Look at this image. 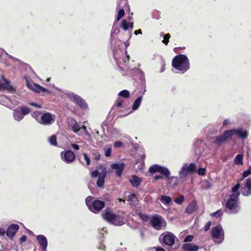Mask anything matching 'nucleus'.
<instances>
[{"mask_svg":"<svg viewBox=\"0 0 251 251\" xmlns=\"http://www.w3.org/2000/svg\"><path fill=\"white\" fill-rule=\"evenodd\" d=\"M240 188V183L237 182V184L232 188V194L228 197L225 203L226 212L229 214H235L238 213L240 210L239 201V196Z\"/></svg>","mask_w":251,"mask_h":251,"instance_id":"nucleus-1","label":"nucleus"},{"mask_svg":"<svg viewBox=\"0 0 251 251\" xmlns=\"http://www.w3.org/2000/svg\"><path fill=\"white\" fill-rule=\"evenodd\" d=\"M172 66L183 74L190 69L189 60L184 54L177 55L172 60Z\"/></svg>","mask_w":251,"mask_h":251,"instance_id":"nucleus-2","label":"nucleus"},{"mask_svg":"<svg viewBox=\"0 0 251 251\" xmlns=\"http://www.w3.org/2000/svg\"><path fill=\"white\" fill-rule=\"evenodd\" d=\"M104 220L116 226H122L124 224L123 218L111 211L106 210L101 214Z\"/></svg>","mask_w":251,"mask_h":251,"instance_id":"nucleus-3","label":"nucleus"},{"mask_svg":"<svg viewBox=\"0 0 251 251\" xmlns=\"http://www.w3.org/2000/svg\"><path fill=\"white\" fill-rule=\"evenodd\" d=\"M195 164L191 163L190 164L184 163L178 171L179 179L182 182L187 180L186 178L189 173L192 174L196 170Z\"/></svg>","mask_w":251,"mask_h":251,"instance_id":"nucleus-4","label":"nucleus"},{"mask_svg":"<svg viewBox=\"0 0 251 251\" xmlns=\"http://www.w3.org/2000/svg\"><path fill=\"white\" fill-rule=\"evenodd\" d=\"M211 236L216 244H221L224 240V231L221 225L213 227L211 230Z\"/></svg>","mask_w":251,"mask_h":251,"instance_id":"nucleus-5","label":"nucleus"},{"mask_svg":"<svg viewBox=\"0 0 251 251\" xmlns=\"http://www.w3.org/2000/svg\"><path fill=\"white\" fill-rule=\"evenodd\" d=\"M64 94L73 102L77 104L81 108L85 109L87 108L88 105L85 100L79 96L74 94V93L65 91Z\"/></svg>","mask_w":251,"mask_h":251,"instance_id":"nucleus-6","label":"nucleus"},{"mask_svg":"<svg viewBox=\"0 0 251 251\" xmlns=\"http://www.w3.org/2000/svg\"><path fill=\"white\" fill-rule=\"evenodd\" d=\"M150 223L152 226L156 230H159L165 227L166 222L161 216L156 215L152 216L150 220Z\"/></svg>","mask_w":251,"mask_h":251,"instance_id":"nucleus-7","label":"nucleus"},{"mask_svg":"<svg viewBox=\"0 0 251 251\" xmlns=\"http://www.w3.org/2000/svg\"><path fill=\"white\" fill-rule=\"evenodd\" d=\"M30 112V108L28 107H19L14 110L13 117L16 121L19 122L22 120L24 116L29 114Z\"/></svg>","mask_w":251,"mask_h":251,"instance_id":"nucleus-8","label":"nucleus"},{"mask_svg":"<svg viewBox=\"0 0 251 251\" xmlns=\"http://www.w3.org/2000/svg\"><path fill=\"white\" fill-rule=\"evenodd\" d=\"M25 79H26V83L27 87L29 88L30 90L34 91L38 94H41V95H44L45 94H50V92L47 90V89L41 86L40 85L33 83L29 82L26 76H25Z\"/></svg>","mask_w":251,"mask_h":251,"instance_id":"nucleus-9","label":"nucleus"},{"mask_svg":"<svg viewBox=\"0 0 251 251\" xmlns=\"http://www.w3.org/2000/svg\"><path fill=\"white\" fill-rule=\"evenodd\" d=\"M176 238L174 234L168 231L162 233L160 236V239H162L163 243L169 246H172L174 245Z\"/></svg>","mask_w":251,"mask_h":251,"instance_id":"nucleus-10","label":"nucleus"},{"mask_svg":"<svg viewBox=\"0 0 251 251\" xmlns=\"http://www.w3.org/2000/svg\"><path fill=\"white\" fill-rule=\"evenodd\" d=\"M60 156L62 160L66 163H72L75 160V153L70 150L62 151L60 153Z\"/></svg>","mask_w":251,"mask_h":251,"instance_id":"nucleus-11","label":"nucleus"},{"mask_svg":"<svg viewBox=\"0 0 251 251\" xmlns=\"http://www.w3.org/2000/svg\"><path fill=\"white\" fill-rule=\"evenodd\" d=\"M54 122V118L50 113L47 112L43 114L41 116V118L39 120V123L43 125H51Z\"/></svg>","mask_w":251,"mask_h":251,"instance_id":"nucleus-12","label":"nucleus"},{"mask_svg":"<svg viewBox=\"0 0 251 251\" xmlns=\"http://www.w3.org/2000/svg\"><path fill=\"white\" fill-rule=\"evenodd\" d=\"M104 204L103 201L95 200L93 201L92 204H91L88 208L93 213H98L103 208Z\"/></svg>","mask_w":251,"mask_h":251,"instance_id":"nucleus-13","label":"nucleus"},{"mask_svg":"<svg viewBox=\"0 0 251 251\" xmlns=\"http://www.w3.org/2000/svg\"><path fill=\"white\" fill-rule=\"evenodd\" d=\"M241 194L246 197L251 195V178H249L246 180V182L244 184L241 189Z\"/></svg>","mask_w":251,"mask_h":251,"instance_id":"nucleus-14","label":"nucleus"},{"mask_svg":"<svg viewBox=\"0 0 251 251\" xmlns=\"http://www.w3.org/2000/svg\"><path fill=\"white\" fill-rule=\"evenodd\" d=\"M229 130H226L223 134L219 137L216 138L215 140V143L216 145H220L226 142L229 138H230L231 134Z\"/></svg>","mask_w":251,"mask_h":251,"instance_id":"nucleus-15","label":"nucleus"},{"mask_svg":"<svg viewBox=\"0 0 251 251\" xmlns=\"http://www.w3.org/2000/svg\"><path fill=\"white\" fill-rule=\"evenodd\" d=\"M230 132L231 136L234 135H238L239 137L245 139L247 138L248 132L246 130H243L242 128H239L236 129H232L229 130Z\"/></svg>","mask_w":251,"mask_h":251,"instance_id":"nucleus-16","label":"nucleus"},{"mask_svg":"<svg viewBox=\"0 0 251 251\" xmlns=\"http://www.w3.org/2000/svg\"><path fill=\"white\" fill-rule=\"evenodd\" d=\"M36 239L43 251H47L48 246V240L47 238L43 235H39L36 236Z\"/></svg>","mask_w":251,"mask_h":251,"instance_id":"nucleus-17","label":"nucleus"},{"mask_svg":"<svg viewBox=\"0 0 251 251\" xmlns=\"http://www.w3.org/2000/svg\"><path fill=\"white\" fill-rule=\"evenodd\" d=\"M19 228V226L17 224H12L7 228L6 235L10 238H12Z\"/></svg>","mask_w":251,"mask_h":251,"instance_id":"nucleus-18","label":"nucleus"},{"mask_svg":"<svg viewBox=\"0 0 251 251\" xmlns=\"http://www.w3.org/2000/svg\"><path fill=\"white\" fill-rule=\"evenodd\" d=\"M124 167V163H114L111 165V169L116 170V175L119 177L122 175Z\"/></svg>","mask_w":251,"mask_h":251,"instance_id":"nucleus-19","label":"nucleus"},{"mask_svg":"<svg viewBox=\"0 0 251 251\" xmlns=\"http://www.w3.org/2000/svg\"><path fill=\"white\" fill-rule=\"evenodd\" d=\"M69 126L75 133H77L81 128V126L74 119L70 120L69 122Z\"/></svg>","mask_w":251,"mask_h":251,"instance_id":"nucleus-20","label":"nucleus"},{"mask_svg":"<svg viewBox=\"0 0 251 251\" xmlns=\"http://www.w3.org/2000/svg\"><path fill=\"white\" fill-rule=\"evenodd\" d=\"M182 249L184 251H198L199 247L191 243H186L183 245Z\"/></svg>","mask_w":251,"mask_h":251,"instance_id":"nucleus-21","label":"nucleus"},{"mask_svg":"<svg viewBox=\"0 0 251 251\" xmlns=\"http://www.w3.org/2000/svg\"><path fill=\"white\" fill-rule=\"evenodd\" d=\"M197 209V202L195 201L191 202L186 209V212L190 214L194 212Z\"/></svg>","mask_w":251,"mask_h":251,"instance_id":"nucleus-22","label":"nucleus"},{"mask_svg":"<svg viewBox=\"0 0 251 251\" xmlns=\"http://www.w3.org/2000/svg\"><path fill=\"white\" fill-rule=\"evenodd\" d=\"M168 179V182L169 184L172 187H174L176 186H177L178 183V180H180L179 179V177L174 176H169V177L167 178Z\"/></svg>","mask_w":251,"mask_h":251,"instance_id":"nucleus-23","label":"nucleus"},{"mask_svg":"<svg viewBox=\"0 0 251 251\" xmlns=\"http://www.w3.org/2000/svg\"><path fill=\"white\" fill-rule=\"evenodd\" d=\"M129 181L133 187H138L141 183V179L136 176H133L130 179Z\"/></svg>","mask_w":251,"mask_h":251,"instance_id":"nucleus-24","label":"nucleus"},{"mask_svg":"<svg viewBox=\"0 0 251 251\" xmlns=\"http://www.w3.org/2000/svg\"><path fill=\"white\" fill-rule=\"evenodd\" d=\"M127 201L130 202L131 205H135L137 204L138 200L134 194L129 195L127 198Z\"/></svg>","mask_w":251,"mask_h":251,"instance_id":"nucleus-25","label":"nucleus"},{"mask_svg":"<svg viewBox=\"0 0 251 251\" xmlns=\"http://www.w3.org/2000/svg\"><path fill=\"white\" fill-rule=\"evenodd\" d=\"M121 53L122 52L120 50H117L116 51H114L113 52V57L115 60L116 64L119 66L120 69L121 68V67L120 66V65L122 64L120 58V55L121 54Z\"/></svg>","mask_w":251,"mask_h":251,"instance_id":"nucleus-26","label":"nucleus"},{"mask_svg":"<svg viewBox=\"0 0 251 251\" xmlns=\"http://www.w3.org/2000/svg\"><path fill=\"white\" fill-rule=\"evenodd\" d=\"M121 27L125 30H127L130 28L132 29L133 28V24L132 23L127 22L126 20H123L121 25Z\"/></svg>","mask_w":251,"mask_h":251,"instance_id":"nucleus-27","label":"nucleus"},{"mask_svg":"<svg viewBox=\"0 0 251 251\" xmlns=\"http://www.w3.org/2000/svg\"><path fill=\"white\" fill-rule=\"evenodd\" d=\"M160 201L165 205H169L172 202L171 198L166 195H162L161 197Z\"/></svg>","mask_w":251,"mask_h":251,"instance_id":"nucleus-28","label":"nucleus"},{"mask_svg":"<svg viewBox=\"0 0 251 251\" xmlns=\"http://www.w3.org/2000/svg\"><path fill=\"white\" fill-rule=\"evenodd\" d=\"M142 100V96L139 97L135 100V101L133 104L132 107V110L133 111H135L139 108V106L141 104Z\"/></svg>","mask_w":251,"mask_h":251,"instance_id":"nucleus-29","label":"nucleus"},{"mask_svg":"<svg viewBox=\"0 0 251 251\" xmlns=\"http://www.w3.org/2000/svg\"><path fill=\"white\" fill-rule=\"evenodd\" d=\"M234 163L237 165H242L243 164V155L242 154H239L235 157Z\"/></svg>","mask_w":251,"mask_h":251,"instance_id":"nucleus-30","label":"nucleus"},{"mask_svg":"<svg viewBox=\"0 0 251 251\" xmlns=\"http://www.w3.org/2000/svg\"><path fill=\"white\" fill-rule=\"evenodd\" d=\"M98 170H99V174L100 176H101L102 175H103V177H106V168L103 167L101 165H99L97 166Z\"/></svg>","mask_w":251,"mask_h":251,"instance_id":"nucleus-31","label":"nucleus"},{"mask_svg":"<svg viewBox=\"0 0 251 251\" xmlns=\"http://www.w3.org/2000/svg\"><path fill=\"white\" fill-rule=\"evenodd\" d=\"M159 173L164 175L166 178L169 177L170 175V170L166 167L160 166Z\"/></svg>","mask_w":251,"mask_h":251,"instance_id":"nucleus-32","label":"nucleus"},{"mask_svg":"<svg viewBox=\"0 0 251 251\" xmlns=\"http://www.w3.org/2000/svg\"><path fill=\"white\" fill-rule=\"evenodd\" d=\"M160 167V166L158 165H153L149 168V171L152 174L159 172Z\"/></svg>","mask_w":251,"mask_h":251,"instance_id":"nucleus-33","label":"nucleus"},{"mask_svg":"<svg viewBox=\"0 0 251 251\" xmlns=\"http://www.w3.org/2000/svg\"><path fill=\"white\" fill-rule=\"evenodd\" d=\"M212 184L210 181L207 180H204L201 182V187L203 189L206 190L210 188Z\"/></svg>","mask_w":251,"mask_h":251,"instance_id":"nucleus-34","label":"nucleus"},{"mask_svg":"<svg viewBox=\"0 0 251 251\" xmlns=\"http://www.w3.org/2000/svg\"><path fill=\"white\" fill-rule=\"evenodd\" d=\"M104 154L105 156L109 157L111 155L112 152V148L111 145H107L103 148Z\"/></svg>","mask_w":251,"mask_h":251,"instance_id":"nucleus-35","label":"nucleus"},{"mask_svg":"<svg viewBox=\"0 0 251 251\" xmlns=\"http://www.w3.org/2000/svg\"><path fill=\"white\" fill-rule=\"evenodd\" d=\"M251 175V165L250 166L249 169L245 171V172H244L243 173V174H242V177L238 181H239V182L241 183V181L242 180H243V179L247 176H249Z\"/></svg>","mask_w":251,"mask_h":251,"instance_id":"nucleus-36","label":"nucleus"},{"mask_svg":"<svg viewBox=\"0 0 251 251\" xmlns=\"http://www.w3.org/2000/svg\"><path fill=\"white\" fill-rule=\"evenodd\" d=\"M105 178V177H103V175H102L101 176H99L97 181V184L99 187H103L104 183Z\"/></svg>","mask_w":251,"mask_h":251,"instance_id":"nucleus-37","label":"nucleus"},{"mask_svg":"<svg viewBox=\"0 0 251 251\" xmlns=\"http://www.w3.org/2000/svg\"><path fill=\"white\" fill-rule=\"evenodd\" d=\"M118 96L120 97H124L125 98H129L130 95L128 91L126 90H124L119 93Z\"/></svg>","mask_w":251,"mask_h":251,"instance_id":"nucleus-38","label":"nucleus"},{"mask_svg":"<svg viewBox=\"0 0 251 251\" xmlns=\"http://www.w3.org/2000/svg\"><path fill=\"white\" fill-rule=\"evenodd\" d=\"M125 56L122 58V61L123 62V64L126 66H127L128 62L129 60V56L127 55V51H125Z\"/></svg>","mask_w":251,"mask_h":251,"instance_id":"nucleus-39","label":"nucleus"},{"mask_svg":"<svg viewBox=\"0 0 251 251\" xmlns=\"http://www.w3.org/2000/svg\"><path fill=\"white\" fill-rule=\"evenodd\" d=\"M49 142L50 145L53 146H56L57 145V140H56V136L54 135H52L50 138H49Z\"/></svg>","mask_w":251,"mask_h":251,"instance_id":"nucleus-40","label":"nucleus"},{"mask_svg":"<svg viewBox=\"0 0 251 251\" xmlns=\"http://www.w3.org/2000/svg\"><path fill=\"white\" fill-rule=\"evenodd\" d=\"M223 214V211L222 210L220 209L215 212L211 213L210 216L212 217H216L218 218V217H220L221 216H222Z\"/></svg>","mask_w":251,"mask_h":251,"instance_id":"nucleus-41","label":"nucleus"},{"mask_svg":"<svg viewBox=\"0 0 251 251\" xmlns=\"http://www.w3.org/2000/svg\"><path fill=\"white\" fill-rule=\"evenodd\" d=\"M184 201V197L183 195H181L179 197L176 198L175 199V202L177 204H180Z\"/></svg>","mask_w":251,"mask_h":251,"instance_id":"nucleus-42","label":"nucleus"},{"mask_svg":"<svg viewBox=\"0 0 251 251\" xmlns=\"http://www.w3.org/2000/svg\"><path fill=\"white\" fill-rule=\"evenodd\" d=\"M93 197L92 196H88L86 199H85V202L87 206L88 207H89V206L91 205V204H92L93 203Z\"/></svg>","mask_w":251,"mask_h":251,"instance_id":"nucleus-43","label":"nucleus"},{"mask_svg":"<svg viewBox=\"0 0 251 251\" xmlns=\"http://www.w3.org/2000/svg\"><path fill=\"white\" fill-rule=\"evenodd\" d=\"M125 15V10L124 9H120L118 13L117 21H119Z\"/></svg>","mask_w":251,"mask_h":251,"instance_id":"nucleus-44","label":"nucleus"},{"mask_svg":"<svg viewBox=\"0 0 251 251\" xmlns=\"http://www.w3.org/2000/svg\"><path fill=\"white\" fill-rule=\"evenodd\" d=\"M32 116L39 123V120L41 118L40 113L38 111L34 112L32 114Z\"/></svg>","mask_w":251,"mask_h":251,"instance_id":"nucleus-45","label":"nucleus"},{"mask_svg":"<svg viewBox=\"0 0 251 251\" xmlns=\"http://www.w3.org/2000/svg\"><path fill=\"white\" fill-rule=\"evenodd\" d=\"M171 36L170 34H166L164 36V40L162 41V42L165 44L167 45L169 41V39Z\"/></svg>","mask_w":251,"mask_h":251,"instance_id":"nucleus-46","label":"nucleus"},{"mask_svg":"<svg viewBox=\"0 0 251 251\" xmlns=\"http://www.w3.org/2000/svg\"><path fill=\"white\" fill-rule=\"evenodd\" d=\"M206 169L204 168H200L198 171V174L201 176H203L205 174Z\"/></svg>","mask_w":251,"mask_h":251,"instance_id":"nucleus-47","label":"nucleus"},{"mask_svg":"<svg viewBox=\"0 0 251 251\" xmlns=\"http://www.w3.org/2000/svg\"><path fill=\"white\" fill-rule=\"evenodd\" d=\"M194 238V236L191 235H189L187 236L184 240V242H191Z\"/></svg>","mask_w":251,"mask_h":251,"instance_id":"nucleus-48","label":"nucleus"},{"mask_svg":"<svg viewBox=\"0 0 251 251\" xmlns=\"http://www.w3.org/2000/svg\"><path fill=\"white\" fill-rule=\"evenodd\" d=\"M99 170H98V169L97 168V169L94 171H93L92 173H91V176L92 177H97L98 176L99 177Z\"/></svg>","mask_w":251,"mask_h":251,"instance_id":"nucleus-49","label":"nucleus"},{"mask_svg":"<svg viewBox=\"0 0 251 251\" xmlns=\"http://www.w3.org/2000/svg\"><path fill=\"white\" fill-rule=\"evenodd\" d=\"M211 225V222L210 221L207 222L204 227V231H208L210 229Z\"/></svg>","mask_w":251,"mask_h":251,"instance_id":"nucleus-50","label":"nucleus"},{"mask_svg":"<svg viewBox=\"0 0 251 251\" xmlns=\"http://www.w3.org/2000/svg\"><path fill=\"white\" fill-rule=\"evenodd\" d=\"M83 155L84 156V159L85 160V161L86 162L87 165H89L90 163V160L89 157L87 156V155L85 153H83Z\"/></svg>","mask_w":251,"mask_h":251,"instance_id":"nucleus-51","label":"nucleus"},{"mask_svg":"<svg viewBox=\"0 0 251 251\" xmlns=\"http://www.w3.org/2000/svg\"><path fill=\"white\" fill-rule=\"evenodd\" d=\"M123 143L120 141H116L115 142L114 146L116 148H119L122 147Z\"/></svg>","mask_w":251,"mask_h":251,"instance_id":"nucleus-52","label":"nucleus"},{"mask_svg":"<svg viewBox=\"0 0 251 251\" xmlns=\"http://www.w3.org/2000/svg\"><path fill=\"white\" fill-rule=\"evenodd\" d=\"M81 128H82V129H83V131L85 134V135L88 136V137H90V134H89V133L88 132V131H87V129H86V127L85 126H81Z\"/></svg>","mask_w":251,"mask_h":251,"instance_id":"nucleus-53","label":"nucleus"},{"mask_svg":"<svg viewBox=\"0 0 251 251\" xmlns=\"http://www.w3.org/2000/svg\"><path fill=\"white\" fill-rule=\"evenodd\" d=\"M139 215L144 221H147L148 219V217L145 215H143L141 213H139Z\"/></svg>","mask_w":251,"mask_h":251,"instance_id":"nucleus-54","label":"nucleus"},{"mask_svg":"<svg viewBox=\"0 0 251 251\" xmlns=\"http://www.w3.org/2000/svg\"><path fill=\"white\" fill-rule=\"evenodd\" d=\"M116 105L118 107H121L122 105V100L120 99L116 100Z\"/></svg>","mask_w":251,"mask_h":251,"instance_id":"nucleus-55","label":"nucleus"},{"mask_svg":"<svg viewBox=\"0 0 251 251\" xmlns=\"http://www.w3.org/2000/svg\"><path fill=\"white\" fill-rule=\"evenodd\" d=\"M71 146L75 150H78L80 148L79 146L75 144H72Z\"/></svg>","mask_w":251,"mask_h":251,"instance_id":"nucleus-56","label":"nucleus"},{"mask_svg":"<svg viewBox=\"0 0 251 251\" xmlns=\"http://www.w3.org/2000/svg\"><path fill=\"white\" fill-rule=\"evenodd\" d=\"M231 122L228 120V119H226L224 121H223V126H226L228 124H231Z\"/></svg>","mask_w":251,"mask_h":251,"instance_id":"nucleus-57","label":"nucleus"},{"mask_svg":"<svg viewBox=\"0 0 251 251\" xmlns=\"http://www.w3.org/2000/svg\"><path fill=\"white\" fill-rule=\"evenodd\" d=\"M5 234V230L4 228H0V235L3 236Z\"/></svg>","mask_w":251,"mask_h":251,"instance_id":"nucleus-58","label":"nucleus"},{"mask_svg":"<svg viewBox=\"0 0 251 251\" xmlns=\"http://www.w3.org/2000/svg\"><path fill=\"white\" fill-rule=\"evenodd\" d=\"M26 237L25 236V235H23L21 237V239H20V242L21 243H23V242H24L26 241Z\"/></svg>","mask_w":251,"mask_h":251,"instance_id":"nucleus-59","label":"nucleus"},{"mask_svg":"<svg viewBox=\"0 0 251 251\" xmlns=\"http://www.w3.org/2000/svg\"><path fill=\"white\" fill-rule=\"evenodd\" d=\"M163 178L162 176L161 175H156L154 176V179L157 180Z\"/></svg>","mask_w":251,"mask_h":251,"instance_id":"nucleus-60","label":"nucleus"},{"mask_svg":"<svg viewBox=\"0 0 251 251\" xmlns=\"http://www.w3.org/2000/svg\"><path fill=\"white\" fill-rule=\"evenodd\" d=\"M118 29L117 28H115L113 26L111 32V37H112V34H113Z\"/></svg>","mask_w":251,"mask_h":251,"instance_id":"nucleus-61","label":"nucleus"},{"mask_svg":"<svg viewBox=\"0 0 251 251\" xmlns=\"http://www.w3.org/2000/svg\"><path fill=\"white\" fill-rule=\"evenodd\" d=\"M30 105H32V106H35L36 107H38V108H41V106L36 104V103H30Z\"/></svg>","mask_w":251,"mask_h":251,"instance_id":"nucleus-62","label":"nucleus"},{"mask_svg":"<svg viewBox=\"0 0 251 251\" xmlns=\"http://www.w3.org/2000/svg\"><path fill=\"white\" fill-rule=\"evenodd\" d=\"M155 251H166L163 248L161 247H157L156 248Z\"/></svg>","mask_w":251,"mask_h":251,"instance_id":"nucleus-63","label":"nucleus"},{"mask_svg":"<svg viewBox=\"0 0 251 251\" xmlns=\"http://www.w3.org/2000/svg\"><path fill=\"white\" fill-rule=\"evenodd\" d=\"M134 34L137 35L138 34H142V31L141 29L136 30L134 31Z\"/></svg>","mask_w":251,"mask_h":251,"instance_id":"nucleus-64","label":"nucleus"}]
</instances>
